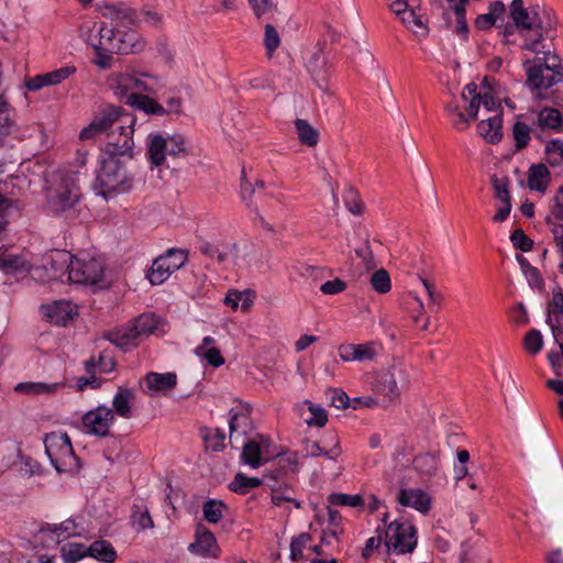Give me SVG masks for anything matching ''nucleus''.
I'll list each match as a JSON object with an SVG mask.
<instances>
[{"mask_svg": "<svg viewBox=\"0 0 563 563\" xmlns=\"http://www.w3.org/2000/svg\"><path fill=\"white\" fill-rule=\"evenodd\" d=\"M52 267L57 272L65 268L74 283L91 284L103 288V265L96 258L89 261L74 258L68 252H56V258H51Z\"/></svg>", "mask_w": 563, "mask_h": 563, "instance_id": "obj_1", "label": "nucleus"}, {"mask_svg": "<svg viewBox=\"0 0 563 563\" xmlns=\"http://www.w3.org/2000/svg\"><path fill=\"white\" fill-rule=\"evenodd\" d=\"M97 181L101 188V195L108 199L113 195L130 191L134 177L128 170L122 157L103 155Z\"/></svg>", "mask_w": 563, "mask_h": 563, "instance_id": "obj_2", "label": "nucleus"}, {"mask_svg": "<svg viewBox=\"0 0 563 563\" xmlns=\"http://www.w3.org/2000/svg\"><path fill=\"white\" fill-rule=\"evenodd\" d=\"M530 59L523 63L527 69L526 84L536 92L538 100L549 99L548 93L542 92L563 80V66L559 63H548L545 58H534L533 64Z\"/></svg>", "mask_w": 563, "mask_h": 563, "instance_id": "obj_3", "label": "nucleus"}, {"mask_svg": "<svg viewBox=\"0 0 563 563\" xmlns=\"http://www.w3.org/2000/svg\"><path fill=\"white\" fill-rule=\"evenodd\" d=\"M161 320L153 313H142L134 319L133 325L124 330L109 331L103 335L104 340L120 349L125 350L129 345L135 344L134 341L142 335L155 333Z\"/></svg>", "mask_w": 563, "mask_h": 563, "instance_id": "obj_4", "label": "nucleus"}, {"mask_svg": "<svg viewBox=\"0 0 563 563\" xmlns=\"http://www.w3.org/2000/svg\"><path fill=\"white\" fill-rule=\"evenodd\" d=\"M46 198L49 209L56 214L71 210L80 199L75 176H62L57 184L48 188Z\"/></svg>", "mask_w": 563, "mask_h": 563, "instance_id": "obj_5", "label": "nucleus"}, {"mask_svg": "<svg viewBox=\"0 0 563 563\" xmlns=\"http://www.w3.org/2000/svg\"><path fill=\"white\" fill-rule=\"evenodd\" d=\"M60 553L66 563H76L86 556L111 563L117 558L114 548L106 540L95 541L89 547L82 543H67L60 548Z\"/></svg>", "mask_w": 563, "mask_h": 563, "instance_id": "obj_6", "label": "nucleus"}, {"mask_svg": "<svg viewBox=\"0 0 563 563\" xmlns=\"http://www.w3.org/2000/svg\"><path fill=\"white\" fill-rule=\"evenodd\" d=\"M117 121L124 125L125 131L132 135L133 126L135 124V118H131L129 114H123L120 107L108 106L104 108L100 115H97L92 122L80 132V140H89L95 135L107 132Z\"/></svg>", "mask_w": 563, "mask_h": 563, "instance_id": "obj_7", "label": "nucleus"}, {"mask_svg": "<svg viewBox=\"0 0 563 563\" xmlns=\"http://www.w3.org/2000/svg\"><path fill=\"white\" fill-rule=\"evenodd\" d=\"M385 544L399 554L413 552L417 545V530L412 525L401 523L398 520L390 522L385 532Z\"/></svg>", "mask_w": 563, "mask_h": 563, "instance_id": "obj_8", "label": "nucleus"}, {"mask_svg": "<svg viewBox=\"0 0 563 563\" xmlns=\"http://www.w3.org/2000/svg\"><path fill=\"white\" fill-rule=\"evenodd\" d=\"M187 260V253L183 250L170 249L165 255L154 260L147 274L152 285H159L176 269L180 268Z\"/></svg>", "mask_w": 563, "mask_h": 563, "instance_id": "obj_9", "label": "nucleus"}, {"mask_svg": "<svg viewBox=\"0 0 563 563\" xmlns=\"http://www.w3.org/2000/svg\"><path fill=\"white\" fill-rule=\"evenodd\" d=\"M45 452L48 455L52 464L58 473L65 472V468L59 463V460L71 459L76 460L73 445L67 433L57 434L55 432L46 434L44 439Z\"/></svg>", "mask_w": 563, "mask_h": 563, "instance_id": "obj_10", "label": "nucleus"}, {"mask_svg": "<svg viewBox=\"0 0 563 563\" xmlns=\"http://www.w3.org/2000/svg\"><path fill=\"white\" fill-rule=\"evenodd\" d=\"M113 420V410L104 406H99L98 408L86 412L81 417V423L85 431L98 437L110 435L109 427Z\"/></svg>", "mask_w": 563, "mask_h": 563, "instance_id": "obj_11", "label": "nucleus"}, {"mask_svg": "<svg viewBox=\"0 0 563 563\" xmlns=\"http://www.w3.org/2000/svg\"><path fill=\"white\" fill-rule=\"evenodd\" d=\"M119 135L115 137L114 133L108 134V142L102 150L103 155L115 156V157H124L126 156L129 159H132L133 146L134 142L132 135H130L124 125H119Z\"/></svg>", "mask_w": 563, "mask_h": 563, "instance_id": "obj_12", "label": "nucleus"}, {"mask_svg": "<svg viewBox=\"0 0 563 563\" xmlns=\"http://www.w3.org/2000/svg\"><path fill=\"white\" fill-rule=\"evenodd\" d=\"M325 46V41H318L316 45L317 49L311 54L310 58L306 64V67L311 75V78L321 89H323V85L328 84L327 69L329 62L323 56Z\"/></svg>", "mask_w": 563, "mask_h": 563, "instance_id": "obj_13", "label": "nucleus"}, {"mask_svg": "<svg viewBox=\"0 0 563 563\" xmlns=\"http://www.w3.org/2000/svg\"><path fill=\"white\" fill-rule=\"evenodd\" d=\"M188 550L191 553L212 558H217L220 551L213 533L201 523L197 526L196 541L189 544Z\"/></svg>", "mask_w": 563, "mask_h": 563, "instance_id": "obj_14", "label": "nucleus"}, {"mask_svg": "<svg viewBox=\"0 0 563 563\" xmlns=\"http://www.w3.org/2000/svg\"><path fill=\"white\" fill-rule=\"evenodd\" d=\"M339 354L344 362H365L372 361L377 355V351L372 342L365 344H342L339 347Z\"/></svg>", "mask_w": 563, "mask_h": 563, "instance_id": "obj_15", "label": "nucleus"}, {"mask_svg": "<svg viewBox=\"0 0 563 563\" xmlns=\"http://www.w3.org/2000/svg\"><path fill=\"white\" fill-rule=\"evenodd\" d=\"M397 500L400 505L405 507H412L422 514H427L430 510L431 498L427 493L419 488H401Z\"/></svg>", "mask_w": 563, "mask_h": 563, "instance_id": "obj_16", "label": "nucleus"}, {"mask_svg": "<svg viewBox=\"0 0 563 563\" xmlns=\"http://www.w3.org/2000/svg\"><path fill=\"white\" fill-rule=\"evenodd\" d=\"M137 91L154 93L151 87L132 74L125 73L118 76L115 93L120 98L129 101V95H140Z\"/></svg>", "mask_w": 563, "mask_h": 563, "instance_id": "obj_17", "label": "nucleus"}, {"mask_svg": "<svg viewBox=\"0 0 563 563\" xmlns=\"http://www.w3.org/2000/svg\"><path fill=\"white\" fill-rule=\"evenodd\" d=\"M46 319L56 325H66L73 319L74 308L69 301L58 300L48 306H43Z\"/></svg>", "mask_w": 563, "mask_h": 563, "instance_id": "obj_18", "label": "nucleus"}, {"mask_svg": "<svg viewBox=\"0 0 563 563\" xmlns=\"http://www.w3.org/2000/svg\"><path fill=\"white\" fill-rule=\"evenodd\" d=\"M146 388L153 393H167L177 385V375L175 373L148 372L144 377Z\"/></svg>", "mask_w": 563, "mask_h": 563, "instance_id": "obj_19", "label": "nucleus"}, {"mask_svg": "<svg viewBox=\"0 0 563 563\" xmlns=\"http://www.w3.org/2000/svg\"><path fill=\"white\" fill-rule=\"evenodd\" d=\"M503 110L499 109V113L495 117L482 120L477 124V131L490 144H497L503 137Z\"/></svg>", "mask_w": 563, "mask_h": 563, "instance_id": "obj_20", "label": "nucleus"}, {"mask_svg": "<svg viewBox=\"0 0 563 563\" xmlns=\"http://www.w3.org/2000/svg\"><path fill=\"white\" fill-rule=\"evenodd\" d=\"M168 153L167 137L161 134H151L147 142L146 155L153 166H162Z\"/></svg>", "mask_w": 563, "mask_h": 563, "instance_id": "obj_21", "label": "nucleus"}, {"mask_svg": "<svg viewBox=\"0 0 563 563\" xmlns=\"http://www.w3.org/2000/svg\"><path fill=\"white\" fill-rule=\"evenodd\" d=\"M537 124L542 132L553 130L560 133L563 132V115L555 108L543 107L538 111Z\"/></svg>", "mask_w": 563, "mask_h": 563, "instance_id": "obj_22", "label": "nucleus"}, {"mask_svg": "<svg viewBox=\"0 0 563 563\" xmlns=\"http://www.w3.org/2000/svg\"><path fill=\"white\" fill-rule=\"evenodd\" d=\"M551 181V174L549 168L543 164H533L528 170V187L538 192H545L549 183Z\"/></svg>", "mask_w": 563, "mask_h": 563, "instance_id": "obj_23", "label": "nucleus"}, {"mask_svg": "<svg viewBox=\"0 0 563 563\" xmlns=\"http://www.w3.org/2000/svg\"><path fill=\"white\" fill-rule=\"evenodd\" d=\"M125 103L131 106L133 109L145 112L146 114L164 115L167 113V110H165L161 103L143 93L129 95V101H125Z\"/></svg>", "mask_w": 563, "mask_h": 563, "instance_id": "obj_24", "label": "nucleus"}, {"mask_svg": "<svg viewBox=\"0 0 563 563\" xmlns=\"http://www.w3.org/2000/svg\"><path fill=\"white\" fill-rule=\"evenodd\" d=\"M241 460L253 468H257L268 462L271 457L263 456V446L257 440L253 439L243 444Z\"/></svg>", "mask_w": 563, "mask_h": 563, "instance_id": "obj_25", "label": "nucleus"}, {"mask_svg": "<svg viewBox=\"0 0 563 563\" xmlns=\"http://www.w3.org/2000/svg\"><path fill=\"white\" fill-rule=\"evenodd\" d=\"M298 141L308 147H316L319 143V131L305 119L294 121Z\"/></svg>", "mask_w": 563, "mask_h": 563, "instance_id": "obj_26", "label": "nucleus"}, {"mask_svg": "<svg viewBox=\"0 0 563 563\" xmlns=\"http://www.w3.org/2000/svg\"><path fill=\"white\" fill-rule=\"evenodd\" d=\"M376 393L388 397L390 400H394L400 396V390L398 388L395 375L393 373L385 372L382 373L375 384Z\"/></svg>", "mask_w": 563, "mask_h": 563, "instance_id": "obj_27", "label": "nucleus"}, {"mask_svg": "<svg viewBox=\"0 0 563 563\" xmlns=\"http://www.w3.org/2000/svg\"><path fill=\"white\" fill-rule=\"evenodd\" d=\"M510 16L515 22L517 29L521 30H533L534 25L530 20V13L523 8L522 0H512L510 4Z\"/></svg>", "mask_w": 563, "mask_h": 563, "instance_id": "obj_28", "label": "nucleus"}, {"mask_svg": "<svg viewBox=\"0 0 563 563\" xmlns=\"http://www.w3.org/2000/svg\"><path fill=\"white\" fill-rule=\"evenodd\" d=\"M134 397L135 395L131 389L120 388L113 398V410L122 418H130V402L134 399Z\"/></svg>", "mask_w": 563, "mask_h": 563, "instance_id": "obj_29", "label": "nucleus"}, {"mask_svg": "<svg viewBox=\"0 0 563 563\" xmlns=\"http://www.w3.org/2000/svg\"><path fill=\"white\" fill-rule=\"evenodd\" d=\"M263 484V479L258 477H247L243 473H238L230 484V489L236 494L245 495L250 489L258 487Z\"/></svg>", "mask_w": 563, "mask_h": 563, "instance_id": "obj_30", "label": "nucleus"}, {"mask_svg": "<svg viewBox=\"0 0 563 563\" xmlns=\"http://www.w3.org/2000/svg\"><path fill=\"white\" fill-rule=\"evenodd\" d=\"M77 525L74 519H66L65 521L60 523H42L40 527L38 532H52L57 534V537L66 536L70 537L73 534H77L76 532Z\"/></svg>", "mask_w": 563, "mask_h": 563, "instance_id": "obj_31", "label": "nucleus"}, {"mask_svg": "<svg viewBox=\"0 0 563 563\" xmlns=\"http://www.w3.org/2000/svg\"><path fill=\"white\" fill-rule=\"evenodd\" d=\"M413 467L421 474L432 476L438 470L437 457L431 453L417 455L413 460Z\"/></svg>", "mask_w": 563, "mask_h": 563, "instance_id": "obj_32", "label": "nucleus"}, {"mask_svg": "<svg viewBox=\"0 0 563 563\" xmlns=\"http://www.w3.org/2000/svg\"><path fill=\"white\" fill-rule=\"evenodd\" d=\"M371 286L378 294H387L391 288V280L388 272L379 268L373 273L369 279Z\"/></svg>", "mask_w": 563, "mask_h": 563, "instance_id": "obj_33", "label": "nucleus"}, {"mask_svg": "<svg viewBox=\"0 0 563 563\" xmlns=\"http://www.w3.org/2000/svg\"><path fill=\"white\" fill-rule=\"evenodd\" d=\"M122 36L118 40L117 45L109 48L111 53L129 54L136 52V34L131 32H121Z\"/></svg>", "mask_w": 563, "mask_h": 563, "instance_id": "obj_34", "label": "nucleus"}, {"mask_svg": "<svg viewBox=\"0 0 563 563\" xmlns=\"http://www.w3.org/2000/svg\"><path fill=\"white\" fill-rule=\"evenodd\" d=\"M272 490V501L274 505L279 506L282 501L294 503L296 508H300V503L295 500L290 495V488L287 484L269 485Z\"/></svg>", "mask_w": 563, "mask_h": 563, "instance_id": "obj_35", "label": "nucleus"}, {"mask_svg": "<svg viewBox=\"0 0 563 563\" xmlns=\"http://www.w3.org/2000/svg\"><path fill=\"white\" fill-rule=\"evenodd\" d=\"M223 501L209 499L203 504V517L207 521L211 523H217L222 518V508H225Z\"/></svg>", "mask_w": 563, "mask_h": 563, "instance_id": "obj_36", "label": "nucleus"}, {"mask_svg": "<svg viewBox=\"0 0 563 563\" xmlns=\"http://www.w3.org/2000/svg\"><path fill=\"white\" fill-rule=\"evenodd\" d=\"M547 162L551 166H559L563 163V142L555 139L545 145Z\"/></svg>", "mask_w": 563, "mask_h": 563, "instance_id": "obj_37", "label": "nucleus"}, {"mask_svg": "<svg viewBox=\"0 0 563 563\" xmlns=\"http://www.w3.org/2000/svg\"><path fill=\"white\" fill-rule=\"evenodd\" d=\"M330 505L335 506H350V507H362L364 500L360 495H346L342 493H332L328 497Z\"/></svg>", "mask_w": 563, "mask_h": 563, "instance_id": "obj_38", "label": "nucleus"}, {"mask_svg": "<svg viewBox=\"0 0 563 563\" xmlns=\"http://www.w3.org/2000/svg\"><path fill=\"white\" fill-rule=\"evenodd\" d=\"M532 129L523 122H516L512 128L514 139L516 141V150L520 151L528 146L530 133Z\"/></svg>", "mask_w": 563, "mask_h": 563, "instance_id": "obj_39", "label": "nucleus"}, {"mask_svg": "<svg viewBox=\"0 0 563 563\" xmlns=\"http://www.w3.org/2000/svg\"><path fill=\"white\" fill-rule=\"evenodd\" d=\"M57 386L58 384L47 385L44 383H20L15 386V391L38 395L44 393H54Z\"/></svg>", "mask_w": 563, "mask_h": 563, "instance_id": "obj_40", "label": "nucleus"}, {"mask_svg": "<svg viewBox=\"0 0 563 563\" xmlns=\"http://www.w3.org/2000/svg\"><path fill=\"white\" fill-rule=\"evenodd\" d=\"M244 411L241 412H234L231 415L229 427H230V434H232L234 431H236L239 428H243V432L246 433V427L250 424V412H251V406L249 404L244 405Z\"/></svg>", "mask_w": 563, "mask_h": 563, "instance_id": "obj_41", "label": "nucleus"}, {"mask_svg": "<svg viewBox=\"0 0 563 563\" xmlns=\"http://www.w3.org/2000/svg\"><path fill=\"white\" fill-rule=\"evenodd\" d=\"M303 404L308 406V410L313 416L311 419L306 421L307 424L310 426V427L311 426H316V427H319V428L324 427L327 424V422H328V413H327V411L322 407H320L318 405H314L310 400H305Z\"/></svg>", "mask_w": 563, "mask_h": 563, "instance_id": "obj_42", "label": "nucleus"}, {"mask_svg": "<svg viewBox=\"0 0 563 563\" xmlns=\"http://www.w3.org/2000/svg\"><path fill=\"white\" fill-rule=\"evenodd\" d=\"M76 67L75 66H66L62 67L59 69L53 70L51 73L43 74L45 85L46 86H53L62 82L66 78H68L70 75L75 74Z\"/></svg>", "mask_w": 563, "mask_h": 563, "instance_id": "obj_43", "label": "nucleus"}, {"mask_svg": "<svg viewBox=\"0 0 563 563\" xmlns=\"http://www.w3.org/2000/svg\"><path fill=\"white\" fill-rule=\"evenodd\" d=\"M465 90L470 92L472 97L470 100V104L466 108L467 117L470 118V120H475L477 118V113L481 106V93L477 92V86L474 82L467 84L465 86Z\"/></svg>", "mask_w": 563, "mask_h": 563, "instance_id": "obj_44", "label": "nucleus"}, {"mask_svg": "<svg viewBox=\"0 0 563 563\" xmlns=\"http://www.w3.org/2000/svg\"><path fill=\"white\" fill-rule=\"evenodd\" d=\"M279 45L280 37L278 35V32L272 24H266L264 34V46L266 48L268 56H272Z\"/></svg>", "mask_w": 563, "mask_h": 563, "instance_id": "obj_45", "label": "nucleus"}, {"mask_svg": "<svg viewBox=\"0 0 563 563\" xmlns=\"http://www.w3.org/2000/svg\"><path fill=\"white\" fill-rule=\"evenodd\" d=\"M525 347L532 354H537L543 346V339L540 331L530 330L523 339Z\"/></svg>", "mask_w": 563, "mask_h": 563, "instance_id": "obj_46", "label": "nucleus"}, {"mask_svg": "<svg viewBox=\"0 0 563 563\" xmlns=\"http://www.w3.org/2000/svg\"><path fill=\"white\" fill-rule=\"evenodd\" d=\"M310 540L311 536L306 532H302L297 538L292 539L290 543V559L292 561H298L302 558V549Z\"/></svg>", "mask_w": 563, "mask_h": 563, "instance_id": "obj_47", "label": "nucleus"}, {"mask_svg": "<svg viewBox=\"0 0 563 563\" xmlns=\"http://www.w3.org/2000/svg\"><path fill=\"white\" fill-rule=\"evenodd\" d=\"M510 240L514 246L522 252H529L533 246V241L521 229H516L511 233Z\"/></svg>", "mask_w": 563, "mask_h": 563, "instance_id": "obj_48", "label": "nucleus"}, {"mask_svg": "<svg viewBox=\"0 0 563 563\" xmlns=\"http://www.w3.org/2000/svg\"><path fill=\"white\" fill-rule=\"evenodd\" d=\"M355 254L358 258L362 260L364 267L366 271H373L376 268L377 263L374 258V253L369 246V240L365 241V250L356 249Z\"/></svg>", "mask_w": 563, "mask_h": 563, "instance_id": "obj_49", "label": "nucleus"}, {"mask_svg": "<svg viewBox=\"0 0 563 563\" xmlns=\"http://www.w3.org/2000/svg\"><path fill=\"white\" fill-rule=\"evenodd\" d=\"M24 265L25 261L23 260V257L19 255H0V268L3 269L5 273L21 269L24 267Z\"/></svg>", "mask_w": 563, "mask_h": 563, "instance_id": "obj_50", "label": "nucleus"}, {"mask_svg": "<svg viewBox=\"0 0 563 563\" xmlns=\"http://www.w3.org/2000/svg\"><path fill=\"white\" fill-rule=\"evenodd\" d=\"M101 44L102 43H99V44H91V46L93 47L95 52H96V55H97V58L95 59V64L97 66H99L100 68L102 69H108L111 67V62H112V54L109 48L106 51L102 49L101 47Z\"/></svg>", "mask_w": 563, "mask_h": 563, "instance_id": "obj_51", "label": "nucleus"}, {"mask_svg": "<svg viewBox=\"0 0 563 563\" xmlns=\"http://www.w3.org/2000/svg\"><path fill=\"white\" fill-rule=\"evenodd\" d=\"M252 7L253 13L257 19H261L265 13L276 9L273 0H247Z\"/></svg>", "mask_w": 563, "mask_h": 563, "instance_id": "obj_52", "label": "nucleus"}, {"mask_svg": "<svg viewBox=\"0 0 563 563\" xmlns=\"http://www.w3.org/2000/svg\"><path fill=\"white\" fill-rule=\"evenodd\" d=\"M347 287L346 283L340 278H334L332 280H328L323 283L320 287V290L324 295H335L343 290H345Z\"/></svg>", "mask_w": 563, "mask_h": 563, "instance_id": "obj_53", "label": "nucleus"}, {"mask_svg": "<svg viewBox=\"0 0 563 563\" xmlns=\"http://www.w3.org/2000/svg\"><path fill=\"white\" fill-rule=\"evenodd\" d=\"M167 141L170 142V147L168 148V154L170 156L177 157L180 153L187 154V150L185 148V137L180 134H175L173 136H168Z\"/></svg>", "mask_w": 563, "mask_h": 563, "instance_id": "obj_54", "label": "nucleus"}, {"mask_svg": "<svg viewBox=\"0 0 563 563\" xmlns=\"http://www.w3.org/2000/svg\"><path fill=\"white\" fill-rule=\"evenodd\" d=\"M330 391L333 394L331 398V406L338 409H346L350 407L351 399L346 393L340 389H330Z\"/></svg>", "mask_w": 563, "mask_h": 563, "instance_id": "obj_55", "label": "nucleus"}, {"mask_svg": "<svg viewBox=\"0 0 563 563\" xmlns=\"http://www.w3.org/2000/svg\"><path fill=\"white\" fill-rule=\"evenodd\" d=\"M200 356L203 357L208 364L213 367H219L224 363V358L221 355L220 350L217 347H209L208 350H205Z\"/></svg>", "mask_w": 563, "mask_h": 563, "instance_id": "obj_56", "label": "nucleus"}, {"mask_svg": "<svg viewBox=\"0 0 563 563\" xmlns=\"http://www.w3.org/2000/svg\"><path fill=\"white\" fill-rule=\"evenodd\" d=\"M533 30H537V38L532 41L531 43H527L525 45V48L531 52H534L537 55L540 54V49L538 48V45L542 42L544 34L547 33V27L543 25L542 22H538L533 24Z\"/></svg>", "mask_w": 563, "mask_h": 563, "instance_id": "obj_57", "label": "nucleus"}, {"mask_svg": "<svg viewBox=\"0 0 563 563\" xmlns=\"http://www.w3.org/2000/svg\"><path fill=\"white\" fill-rule=\"evenodd\" d=\"M120 34H121V31L119 30V26H115V25L111 29H108L103 24L99 31L100 40H106L108 45L110 46L109 48H112L113 45H117V43H114V40ZM99 43H101V41H99Z\"/></svg>", "mask_w": 563, "mask_h": 563, "instance_id": "obj_58", "label": "nucleus"}, {"mask_svg": "<svg viewBox=\"0 0 563 563\" xmlns=\"http://www.w3.org/2000/svg\"><path fill=\"white\" fill-rule=\"evenodd\" d=\"M456 18V26H455V33L459 35H463L464 37H467L468 33V26L466 23V13L465 9H456V11H453Z\"/></svg>", "mask_w": 563, "mask_h": 563, "instance_id": "obj_59", "label": "nucleus"}, {"mask_svg": "<svg viewBox=\"0 0 563 563\" xmlns=\"http://www.w3.org/2000/svg\"><path fill=\"white\" fill-rule=\"evenodd\" d=\"M492 183L495 191V198L504 201L506 196H510L508 191V178L504 179V183H500L496 175L492 177Z\"/></svg>", "mask_w": 563, "mask_h": 563, "instance_id": "obj_60", "label": "nucleus"}, {"mask_svg": "<svg viewBox=\"0 0 563 563\" xmlns=\"http://www.w3.org/2000/svg\"><path fill=\"white\" fill-rule=\"evenodd\" d=\"M98 365L102 372H111L115 366L114 356L108 350H103L99 355Z\"/></svg>", "mask_w": 563, "mask_h": 563, "instance_id": "obj_61", "label": "nucleus"}, {"mask_svg": "<svg viewBox=\"0 0 563 563\" xmlns=\"http://www.w3.org/2000/svg\"><path fill=\"white\" fill-rule=\"evenodd\" d=\"M504 203V206L501 208H499L496 212V214L493 217V221L495 222H503L505 221L510 211H511V198L510 196H506L504 201H501Z\"/></svg>", "mask_w": 563, "mask_h": 563, "instance_id": "obj_62", "label": "nucleus"}, {"mask_svg": "<svg viewBox=\"0 0 563 563\" xmlns=\"http://www.w3.org/2000/svg\"><path fill=\"white\" fill-rule=\"evenodd\" d=\"M497 20L488 12L486 14H481L475 20V26L478 30H487L490 26L495 25Z\"/></svg>", "mask_w": 563, "mask_h": 563, "instance_id": "obj_63", "label": "nucleus"}, {"mask_svg": "<svg viewBox=\"0 0 563 563\" xmlns=\"http://www.w3.org/2000/svg\"><path fill=\"white\" fill-rule=\"evenodd\" d=\"M549 307L552 308V312L563 314V291L561 288L553 291V298Z\"/></svg>", "mask_w": 563, "mask_h": 563, "instance_id": "obj_64", "label": "nucleus"}]
</instances>
